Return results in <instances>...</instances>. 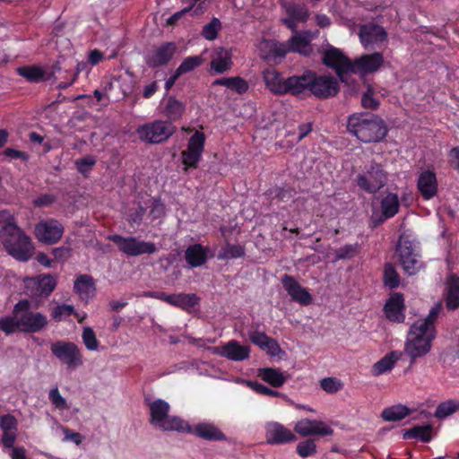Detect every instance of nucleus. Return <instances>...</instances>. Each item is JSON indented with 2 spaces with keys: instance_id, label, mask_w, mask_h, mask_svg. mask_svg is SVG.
Here are the masks:
<instances>
[{
  "instance_id": "1",
  "label": "nucleus",
  "mask_w": 459,
  "mask_h": 459,
  "mask_svg": "<svg viewBox=\"0 0 459 459\" xmlns=\"http://www.w3.org/2000/svg\"><path fill=\"white\" fill-rule=\"evenodd\" d=\"M0 242L17 261L27 262L32 257L34 246L30 238L17 225L14 215L8 210L0 211Z\"/></svg>"
},
{
  "instance_id": "2",
  "label": "nucleus",
  "mask_w": 459,
  "mask_h": 459,
  "mask_svg": "<svg viewBox=\"0 0 459 459\" xmlns=\"http://www.w3.org/2000/svg\"><path fill=\"white\" fill-rule=\"evenodd\" d=\"M347 130L364 143L381 142L388 132L385 121L379 116L368 112L350 115Z\"/></svg>"
},
{
  "instance_id": "3",
  "label": "nucleus",
  "mask_w": 459,
  "mask_h": 459,
  "mask_svg": "<svg viewBox=\"0 0 459 459\" xmlns=\"http://www.w3.org/2000/svg\"><path fill=\"white\" fill-rule=\"evenodd\" d=\"M339 91L338 81L332 75H319L309 69L298 74L296 98L312 95L319 100H327L336 96Z\"/></svg>"
},
{
  "instance_id": "4",
  "label": "nucleus",
  "mask_w": 459,
  "mask_h": 459,
  "mask_svg": "<svg viewBox=\"0 0 459 459\" xmlns=\"http://www.w3.org/2000/svg\"><path fill=\"white\" fill-rule=\"evenodd\" d=\"M30 301L19 300L13 307V315L19 316L20 331L26 333H39L48 325V318L40 312L31 309Z\"/></svg>"
},
{
  "instance_id": "5",
  "label": "nucleus",
  "mask_w": 459,
  "mask_h": 459,
  "mask_svg": "<svg viewBox=\"0 0 459 459\" xmlns=\"http://www.w3.org/2000/svg\"><path fill=\"white\" fill-rule=\"evenodd\" d=\"M396 253L399 257V262L407 275H415L424 268L421 255L416 249L409 235L405 233L400 235Z\"/></svg>"
},
{
  "instance_id": "6",
  "label": "nucleus",
  "mask_w": 459,
  "mask_h": 459,
  "mask_svg": "<svg viewBox=\"0 0 459 459\" xmlns=\"http://www.w3.org/2000/svg\"><path fill=\"white\" fill-rule=\"evenodd\" d=\"M150 423L164 431L180 432L186 426V420L178 416H169L170 405L162 399L149 403Z\"/></svg>"
},
{
  "instance_id": "7",
  "label": "nucleus",
  "mask_w": 459,
  "mask_h": 459,
  "mask_svg": "<svg viewBox=\"0 0 459 459\" xmlns=\"http://www.w3.org/2000/svg\"><path fill=\"white\" fill-rule=\"evenodd\" d=\"M177 131V127L170 121L156 119L139 126L136 134L144 143L159 144L166 142Z\"/></svg>"
},
{
  "instance_id": "8",
  "label": "nucleus",
  "mask_w": 459,
  "mask_h": 459,
  "mask_svg": "<svg viewBox=\"0 0 459 459\" xmlns=\"http://www.w3.org/2000/svg\"><path fill=\"white\" fill-rule=\"evenodd\" d=\"M56 280L49 273L39 274L24 279L25 294L37 304L47 299L56 287Z\"/></svg>"
},
{
  "instance_id": "9",
  "label": "nucleus",
  "mask_w": 459,
  "mask_h": 459,
  "mask_svg": "<svg viewBox=\"0 0 459 459\" xmlns=\"http://www.w3.org/2000/svg\"><path fill=\"white\" fill-rule=\"evenodd\" d=\"M386 181L387 172L377 162L366 165L362 173L358 174L355 178L357 186L368 194L377 193L385 186Z\"/></svg>"
},
{
  "instance_id": "10",
  "label": "nucleus",
  "mask_w": 459,
  "mask_h": 459,
  "mask_svg": "<svg viewBox=\"0 0 459 459\" xmlns=\"http://www.w3.org/2000/svg\"><path fill=\"white\" fill-rule=\"evenodd\" d=\"M263 79L266 88L274 95L290 94L296 97L298 74L284 78L276 69L266 68L263 72Z\"/></svg>"
},
{
  "instance_id": "11",
  "label": "nucleus",
  "mask_w": 459,
  "mask_h": 459,
  "mask_svg": "<svg viewBox=\"0 0 459 459\" xmlns=\"http://www.w3.org/2000/svg\"><path fill=\"white\" fill-rule=\"evenodd\" d=\"M118 250L127 256H139L142 255H152L158 251L153 242L140 240L135 237H123L118 234L108 236Z\"/></svg>"
},
{
  "instance_id": "12",
  "label": "nucleus",
  "mask_w": 459,
  "mask_h": 459,
  "mask_svg": "<svg viewBox=\"0 0 459 459\" xmlns=\"http://www.w3.org/2000/svg\"><path fill=\"white\" fill-rule=\"evenodd\" d=\"M52 354L67 368H76L83 364L82 354L73 342L56 341L51 344Z\"/></svg>"
},
{
  "instance_id": "13",
  "label": "nucleus",
  "mask_w": 459,
  "mask_h": 459,
  "mask_svg": "<svg viewBox=\"0 0 459 459\" xmlns=\"http://www.w3.org/2000/svg\"><path fill=\"white\" fill-rule=\"evenodd\" d=\"M65 228L56 219H46L39 221L34 228L36 238L44 244L54 245L63 237Z\"/></svg>"
},
{
  "instance_id": "14",
  "label": "nucleus",
  "mask_w": 459,
  "mask_h": 459,
  "mask_svg": "<svg viewBox=\"0 0 459 459\" xmlns=\"http://www.w3.org/2000/svg\"><path fill=\"white\" fill-rule=\"evenodd\" d=\"M322 62L327 67L333 68L342 82L351 74V60L333 46H329L325 51Z\"/></svg>"
},
{
  "instance_id": "15",
  "label": "nucleus",
  "mask_w": 459,
  "mask_h": 459,
  "mask_svg": "<svg viewBox=\"0 0 459 459\" xmlns=\"http://www.w3.org/2000/svg\"><path fill=\"white\" fill-rule=\"evenodd\" d=\"M405 301L401 292H393L386 299L383 312L385 318L392 323L402 324L405 320Z\"/></svg>"
},
{
  "instance_id": "16",
  "label": "nucleus",
  "mask_w": 459,
  "mask_h": 459,
  "mask_svg": "<svg viewBox=\"0 0 459 459\" xmlns=\"http://www.w3.org/2000/svg\"><path fill=\"white\" fill-rule=\"evenodd\" d=\"M182 433L194 434L199 438L207 441H225L227 440L226 435L213 423L200 422L195 427L189 425L186 421V426L180 430Z\"/></svg>"
},
{
  "instance_id": "17",
  "label": "nucleus",
  "mask_w": 459,
  "mask_h": 459,
  "mask_svg": "<svg viewBox=\"0 0 459 459\" xmlns=\"http://www.w3.org/2000/svg\"><path fill=\"white\" fill-rule=\"evenodd\" d=\"M212 354L224 357L232 361H242L249 358L250 348L247 345H241L236 340H230L221 347H210Z\"/></svg>"
},
{
  "instance_id": "18",
  "label": "nucleus",
  "mask_w": 459,
  "mask_h": 459,
  "mask_svg": "<svg viewBox=\"0 0 459 459\" xmlns=\"http://www.w3.org/2000/svg\"><path fill=\"white\" fill-rule=\"evenodd\" d=\"M176 51L177 46L174 42L162 43L145 56V63L150 68L167 65Z\"/></svg>"
},
{
  "instance_id": "19",
  "label": "nucleus",
  "mask_w": 459,
  "mask_h": 459,
  "mask_svg": "<svg viewBox=\"0 0 459 459\" xmlns=\"http://www.w3.org/2000/svg\"><path fill=\"white\" fill-rule=\"evenodd\" d=\"M417 189L425 201L434 198L438 192V183L434 169L422 170L417 178Z\"/></svg>"
},
{
  "instance_id": "20",
  "label": "nucleus",
  "mask_w": 459,
  "mask_h": 459,
  "mask_svg": "<svg viewBox=\"0 0 459 459\" xmlns=\"http://www.w3.org/2000/svg\"><path fill=\"white\" fill-rule=\"evenodd\" d=\"M384 64V56L380 52L364 54L351 61V74H372L377 72Z\"/></svg>"
},
{
  "instance_id": "21",
  "label": "nucleus",
  "mask_w": 459,
  "mask_h": 459,
  "mask_svg": "<svg viewBox=\"0 0 459 459\" xmlns=\"http://www.w3.org/2000/svg\"><path fill=\"white\" fill-rule=\"evenodd\" d=\"M281 284L293 301L302 306H308L312 303V295L293 276L284 274L281 277Z\"/></svg>"
},
{
  "instance_id": "22",
  "label": "nucleus",
  "mask_w": 459,
  "mask_h": 459,
  "mask_svg": "<svg viewBox=\"0 0 459 459\" xmlns=\"http://www.w3.org/2000/svg\"><path fill=\"white\" fill-rule=\"evenodd\" d=\"M265 437L270 445H283L297 439L295 434L290 429L276 421L266 423Z\"/></svg>"
},
{
  "instance_id": "23",
  "label": "nucleus",
  "mask_w": 459,
  "mask_h": 459,
  "mask_svg": "<svg viewBox=\"0 0 459 459\" xmlns=\"http://www.w3.org/2000/svg\"><path fill=\"white\" fill-rule=\"evenodd\" d=\"M294 430L302 437L314 435L331 436L333 433V429L325 422L308 419L298 421Z\"/></svg>"
},
{
  "instance_id": "24",
  "label": "nucleus",
  "mask_w": 459,
  "mask_h": 459,
  "mask_svg": "<svg viewBox=\"0 0 459 459\" xmlns=\"http://www.w3.org/2000/svg\"><path fill=\"white\" fill-rule=\"evenodd\" d=\"M313 33L310 30H303L296 33L287 42L289 51L299 53L304 56H309L313 53L311 41Z\"/></svg>"
},
{
  "instance_id": "25",
  "label": "nucleus",
  "mask_w": 459,
  "mask_h": 459,
  "mask_svg": "<svg viewBox=\"0 0 459 459\" xmlns=\"http://www.w3.org/2000/svg\"><path fill=\"white\" fill-rule=\"evenodd\" d=\"M51 74L48 75L46 71L39 65H23L16 69L17 74L26 79L27 82L31 83H39L49 80V78L56 73L60 71L59 64L56 63L52 67Z\"/></svg>"
},
{
  "instance_id": "26",
  "label": "nucleus",
  "mask_w": 459,
  "mask_h": 459,
  "mask_svg": "<svg viewBox=\"0 0 459 459\" xmlns=\"http://www.w3.org/2000/svg\"><path fill=\"white\" fill-rule=\"evenodd\" d=\"M432 347V342L429 340L412 338L408 336L404 344V352L411 359L410 367L416 359L428 354Z\"/></svg>"
},
{
  "instance_id": "27",
  "label": "nucleus",
  "mask_w": 459,
  "mask_h": 459,
  "mask_svg": "<svg viewBox=\"0 0 459 459\" xmlns=\"http://www.w3.org/2000/svg\"><path fill=\"white\" fill-rule=\"evenodd\" d=\"M359 37L364 48L386 39L387 33L382 26L367 23L359 27Z\"/></svg>"
},
{
  "instance_id": "28",
  "label": "nucleus",
  "mask_w": 459,
  "mask_h": 459,
  "mask_svg": "<svg viewBox=\"0 0 459 459\" xmlns=\"http://www.w3.org/2000/svg\"><path fill=\"white\" fill-rule=\"evenodd\" d=\"M444 301L448 311L459 308V276L455 273L449 274L446 278Z\"/></svg>"
},
{
  "instance_id": "29",
  "label": "nucleus",
  "mask_w": 459,
  "mask_h": 459,
  "mask_svg": "<svg viewBox=\"0 0 459 459\" xmlns=\"http://www.w3.org/2000/svg\"><path fill=\"white\" fill-rule=\"evenodd\" d=\"M400 200L396 193H387L380 202L381 215L376 221L374 227L382 224L385 220L394 217L400 211Z\"/></svg>"
},
{
  "instance_id": "30",
  "label": "nucleus",
  "mask_w": 459,
  "mask_h": 459,
  "mask_svg": "<svg viewBox=\"0 0 459 459\" xmlns=\"http://www.w3.org/2000/svg\"><path fill=\"white\" fill-rule=\"evenodd\" d=\"M186 110V105L174 96H169L163 104L161 113L167 117L166 121L173 122L181 119Z\"/></svg>"
},
{
  "instance_id": "31",
  "label": "nucleus",
  "mask_w": 459,
  "mask_h": 459,
  "mask_svg": "<svg viewBox=\"0 0 459 459\" xmlns=\"http://www.w3.org/2000/svg\"><path fill=\"white\" fill-rule=\"evenodd\" d=\"M436 326H430L422 319H419L411 325L408 336L423 340L429 339V342H432L436 338Z\"/></svg>"
},
{
  "instance_id": "32",
  "label": "nucleus",
  "mask_w": 459,
  "mask_h": 459,
  "mask_svg": "<svg viewBox=\"0 0 459 459\" xmlns=\"http://www.w3.org/2000/svg\"><path fill=\"white\" fill-rule=\"evenodd\" d=\"M212 85L224 86L239 95L246 93L249 88L247 82L240 76L218 78L213 81Z\"/></svg>"
},
{
  "instance_id": "33",
  "label": "nucleus",
  "mask_w": 459,
  "mask_h": 459,
  "mask_svg": "<svg viewBox=\"0 0 459 459\" xmlns=\"http://www.w3.org/2000/svg\"><path fill=\"white\" fill-rule=\"evenodd\" d=\"M401 353L397 351H393L385 355L378 361L372 366L371 372L374 376H381L386 372L391 371L396 362L400 359Z\"/></svg>"
},
{
  "instance_id": "34",
  "label": "nucleus",
  "mask_w": 459,
  "mask_h": 459,
  "mask_svg": "<svg viewBox=\"0 0 459 459\" xmlns=\"http://www.w3.org/2000/svg\"><path fill=\"white\" fill-rule=\"evenodd\" d=\"M185 259L191 267H199L207 261V251L201 244L189 246L185 251Z\"/></svg>"
},
{
  "instance_id": "35",
  "label": "nucleus",
  "mask_w": 459,
  "mask_h": 459,
  "mask_svg": "<svg viewBox=\"0 0 459 459\" xmlns=\"http://www.w3.org/2000/svg\"><path fill=\"white\" fill-rule=\"evenodd\" d=\"M232 65L231 53L226 48H220L210 64L211 69L220 74L229 71Z\"/></svg>"
},
{
  "instance_id": "36",
  "label": "nucleus",
  "mask_w": 459,
  "mask_h": 459,
  "mask_svg": "<svg viewBox=\"0 0 459 459\" xmlns=\"http://www.w3.org/2000/svg\"><path fill=\"white\" fill-rule=\"evenodd\" d=\"M258 376L273 387H281L286 382V377L277 368H264L258 371Z\"/></svg>"
},
{
  "instance_id": "37",
  "label": "nucleus",
  "mask_w": 459,
  "mask_h": 459,
  "mask_svg": "<svg viewBox=\"0 0 459 459\" xmlns=\"http://www.w3.org/2000/svg\"><path fill=\"white\" fill-rule=\"evenodd\" d=\"M199 302V298L194 293H178L171 294L169 305L180 307L184 310H189L195 307Z\"/></svg>"
},
{
  "instance_id": "38",
  "label": "nucleus",
  "mask_w": 459,
  "mask_h": 459,
  "mask_svg": "<svg viewBox=\"0 0 459 459\" xmlns=\"http://www.w3.org/2000/svg\"><path fill=\"white\" fill-rule=\"evenodd\" d=\"M246 255L245 247L239 244H230L226 240L225 245L221 248L218 258L221 260H230L244 257Z\"/></svg>"
},
{
  "instance_id": "39",
  "label": "nucleus",
  "mask_w": 459,
  "mask_h": 459,
  "mask_svg": "<svg viewBox=\"0 0 459 459\" xmlns=\"http://www.w3.org/2000/svg\"><path fill=\"white\" fill-rule=\"evenodd\" d=\"M432 426L431 425H424V426H414L411 429H408L403 437L405 439L415 438L419 439L421 442L429 443L430 442L432 437Z\"/></svg>"
},
{
  "instance_id": "40",
  "label": "nucleus",
  "mask_w": 459,
  "mask_h": 459,
  "mask_svg": "<svg viewBox=\"0 0 459 459\" xmlns=\"http://www.w3.org/2000/svg\"><path fill=\"white\" fill-rule=\"evenodd\" d=\"M203 152H204L197 149L186 146V149L181 152L182 163L185 166L184 169H196L201 160Z\"/></svg>"
},
{
  "instance_id": "41",
  "label": "nucleus",
  "mask_w": 459,
  "mask_h": 459,
  "mask_svg": "<svg viewBox=\"0 0 459 459\" xmlns=\"http://www.w3.org/2000/svg\"><path fill=\"white\" fill-rule=\"evenodd\" d=\"M409 413L410 410L406 406L398 404L385 408L382 411L381 416L385 421H398L405 418Z\"/></svg>"
},
{
  "instance_id": "42",
  "label": "nucleus",
  "mask_w": 459,
  "mask_h": 459,
  "mask_svg": "<svg viewBox=\"0 0 459 459\" xmlns=\"http://www.w3.org/2000/svg\"><path fill=\"white\" fill-rule=\"evenodd\" d=\"M361 250V246L358 242L353 244H345L334 251L336 260H351L357 256Z\"/></svg>"
},
{
  "instance_id": "43",
  "label": "nucleus",
  "mask_w": 459,
  "mask_h": 459,
  "mask_svg": "<svg viewBox=\"0 0 459 459\" xmlns=\"http://www.w3.org/2000/svg\"><path fill=\"white\" fill-rule=\"evenodd\" d=\"M383 281L385 286L390 289H396L400 285L401 278L394 265L386 263L384 266Z\"/></svg>"
},
{
  "instance_id": "44",
  "label": "nucleus",
  "mask_w": 459,
  "mask_h": 459,
  "mask_svg": "<svg viewBox=\"0 0 459 459\" xmlns=\"http://www.w3.org/2000/svg\"><path fill=\"white\" fill-rule=\"evenodd\" d=\"M459 410V400L450 399L439 403L435 411V417L445 419Z\"/></svg>"
},
{
  "instance_id": "45",
  "label": "nucleus",
  "mask_w": 459,
  "mask_h": 459,
  "mask_svg": "<svg viewBox=\"0 0 459 459\" xmlns=\"http://www.w3.org/2000/svg\"><path fill=\"white\" fill-rule=\"evenodd\" d=\"M74 289L80 295H88L91 290H95V283L91 275L82 274L76 278Z\"/></svg>"
},
{
  "instance_id": "46",
  "label": "nucleus",
  "mask_w": 459,
  "mask_h": 459,
  "mask_svg": "<svg viewBox=\"0 0 459 459\" xmlns=\"http://www.w3.org/2000/svg\"><path fill=\"white\" fill-rule=\"evenodd\" d=\"M97 162L96 158L93 155H87L81 159H77L74 161L75 167L78 172L83 177L88 178L92 168Z\"/></svg>"
},
{
  "instance_id": "47",
  "label": "nucleus",
  "mask_w": 459,
  "mask_h": 459,
  "mask_svg": "<svg viewBox=\"0 0 459 459\" xmlns=\"http://www.w3.org/2000/svg\"><path fill=\"white\" fill-rule=\"evenodd\" d=\"M269 51L265 56L268 60H276L278 58H283L289 53L288 45L278 41H272L268 44Z\"/></svg>"
},
{
  "instance_id": "48",
  "label": "nucleus",
  "mask_w": 459,
  "mask_h": 459,
  "mask_svg": "<svg viewBox=\"0 0 459 459\" xmlns=\"http://www.w3.org/2000/svg\"><path fill=\"white\" fill-rule=\"evenodd\" d=\"M203 64V58L200 56H190L186 57L176 71L180 74L190 73Z\"/></svg>"
},
{
  "instance_id": "49",
  "label": "nucleus",
  "mask_w": 459,
  "mask_h": 459,
  "mask_svg": "<svg viewBox=\"0 0 459 459\" xmlns=\"http://www.w3.org/2000/svg\"><path fill=\"white\" fill-rule=\"evenodd\" d=\"M0 329L10 335L20 330V321L18 316H6L0 318Z\"/></svg>"
},
{
  "instance_id": "50",
  "label": "nucleus",
  "mask_w": 459,
  "mask_h": 459,
  "mask_svg": "<svg viewBox=\"0 0 459 459\" xmlns=\"http://www.w3.org/2000/svg\"><path fill=\"white\" fill-rule=\"evenodd\" d=\"M72 315L78 316L74 306L68 304L58 305L51 312L52 318L56 322L65 320Z\"/></svg>"
},
{
  "instance_id": "51",
  "label": "nucleus",
  "mask_w": 459,
  "mask_h": 459,
  "mask_svg": "<svg viewBox=\"0 0 459 459\" xmlns=\"http://www.w3.org/2000/svg\"><path fill=\"white\" fill-rule=\"evenodd\" d=\"M288 16L299 22H306L309 18V12L307 7L300 4H290L286 9Z\"/></svg>"
},
{
  "instance_id": "52",
  "label": "nucleus",
  "mask_w": 459,
  "mask_h": 459,
  "mask_svg": "<svg viewBox=\"0 0 459 459\" xmlns=\"http://www.w3.org/2000/svg\"><path fill=\"white\" fill-rule=\"evenodd\" d=\"M221 28V21L218 18L213 17L210 22L203 27L201 34L205 39L213 40L217 38Z\"/></svg>"
},
{
  "instance_id": "53",
  "label": "nucleus",
  "mask_w": 459,
  "mask_h": 459,
  "mask_svg": "<svg viewBox=\"0 0 459 459\" xmlns=\"http://www.w3.org/2000/svg\"><path fill=\"white\" fill-rule=\"evenodd\" d=\"M343 383L337 377H325L320 381V387L327 394H336L343 388Z\"/></svg>"
},
{
  "instance_id": "54",
  "label": "nucleus",
  "mask_w": 459,
  "mask_h": 459,
  "mask_svg": "<svg viewBox=\"0 0 459 459\" xmlns=\"http://www.w3.org/2000/svg\"><path fill=\"white\" fill-rule=\"evenodd\" d=\"M297 453L303 458L314 455L316 453L315 441L313 439H307L299 442L297 446Z\"/></svg>"
},
{
  "instance_id": "55",
  "label": "nucleus",
  "mask_w": 459,
  "mask_h": 459,
  "mask_svg": "<svg viewBox=\"0 0 459 459\" xmlns=\"http://www.w3.org/2000/svg\"><path fill=\"white\" fill-rule=\"evenodd\" d=\"M82 341L89 351H96L99 347V341L96 338L94 331L91 327H85L82 331Z\"/></svg>"
},
{
  "instance_id": "56",
  "label": "nucleus",
  "mask_w": 459,
  "mask_h": 459,
  "mask_svg": "<svg viewBox=\"0 0 459 459\" xmlns=\"http://www.w3.org/2000/svg\"><path fill=\"white\" fill-rule=\"evenodd\" d=\"M145 212L146 208L139 204L137 208L129 211L126 220L131 226H139L143 221Z\"/></svg>"
},
{
  "instance_id": "57",
  "label": "nucleus",
  "mask_w": 459,
  "mask_h": 459,
  "mask_svg": "<svg viewBox=\"0 0 459 459\" xmlns=\"http://www.w3.org/2000/svg\"><path fill=\"white\" fill-rule=\"evenodd\" d=\"M374 91L369 87L361 97V105L366 109L376 110L378 108L380 102L373 97Z\"/></svg>"
},
{
  "instance_id": "58",
  "label": "nucleus",
  "mask_w": 459,
  "mask_h": 459,
  "mask_svg": "<svg viewBox=\"0 0 459 459\" xmlns=\"http://www.w3.org/2000/svg\"><path fill=\"white\" fill-rule=\"evenodd\" d=\"M150 208V216L152 221L160 219L166 214V206L160 198L153 199Z\"/></svg>"
},
{
  "instance_id": "59",
  "label": "nucleus",
  "mask_w": 459,
  "mask_h": 459,
  "mask_svg": "<svg viewBox=\"0 0 459 459\" xmlns=\"http://www.w3.org/2000/svg\"><path fill=\"white\" fill-rule=\"evenodd\" d=\"M18 422L16 418L8 413L0 416V428L3 432L17 430Z\"/></svg>"
},
{
  "instance_id": "60",
  "label": "nucleus",
  "mask_w": 459,
  "mask_h": 459,
  "mask_svg": "<svg viewBox=\"0 0 459 459\" xmlns=\"http://www.w3.org/2000/svg\"><path fill=\"white\" fill-rule=\"evenodd\" d=\"M205 135L203 132L196 130L189 138L187 146L199 151H204Z\"/></svg>"
},
{
  "instance_id": "61",
  "label": "nucleus",
  "mask_w": 459,
  "mask_h": 459,
  "mask_svg": "<svg viewBox=\"0 0 459 459\" xmlns=\"http://www.w3.org/2000/svg\"><path fill=\"white\" fill-rule=\"evenodd\" d=\"M248 385L257 394L274 397L281 396V394L278 391L273 390L266 385L258 383L257 381H249Z\"/></svg>"
},
{
  "instance_id": "62",
  "label": "nucleus",
  "mask_w": 459,
  "mask_h": 459,
  "mask_svg": "<svg viewBox=\"0 0 459 459\" xmlns=\"http://www.w3.org/2000/svg\"><path fill=\"white\" fill-rule=\"evenodd\" d=\"M48 398L53 405L58 410H65L67 408L66 400L60 394L57 387L49 391Z\"/></svg>"
},
{
  "instance_id": "63",
  "label": "nucleus",
  "mask_w": 459,
  "mask_h": 459,
  "mask_svg": "<svg viewBox=\"0 0 459 459\" xmlns=\"http://www.w3.org/2000/svg\"><path fill=\"white\" fill-rule=\"evenodd\" d=\"M56 197L54 195L51 194H44L40 195L37 198L33 200V204L36 207L42 208V207H49L54 203H56Z\"/></svg>"
},
{
  "instance_id": "64",
  "label": "nucleus",
  "mask_w": 459,
  "mask_h": 459,
  "mask_svg": "<svg viewBox=\"0 0 459 459\" xmlns=\"http://www.w3.org/2000/svg\"><path fill=\"white\" fill-rule=\"evenodd\" d=\"M443 309V306L441 302L436 303L429 310L428 316L422 319L424 322L428 323L430 326H435V322L438 317L439 314Z\"/></svg>"
}]
</instances>
